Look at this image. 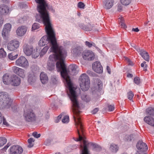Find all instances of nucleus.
<instances>
[{
    "instance_id": "51",
    "label": "nucleus",
    "mask_w": 154,
    "mask_h": 154,
    "mask_svg": "<svg viewBox=\"0 0 154 154\" xmlns=\"http://www.w3.org/2000/svg\"><path fill=\"white\" fill-rule=\"evenodd\" d=\"M39 55H40V53L39 54V52L37 51H36L35 54L34 52L32 54L33 57L35 58H37Z\"/></svg>"
},
{
    "instance_id": "60",
    "label": "nucleus",
    "mask_w": 154,
    "mask_h": 154,
    "mask_svg": "<svg viewBox=\"0 0 154 154\" xmlns=\"http://www.w3.org/2000/svg\"><path fill=\"white\" fill-rule=\"evenodd\" d=\"M146 62L145 61H143V63L141 64V67H143L144 66L145 64L146 63Z\"/></svg>"
},
{
    "instance_id": "27",
    "label": "nucleus",
    "mask_w": 154,
    "mask_h": 154,
    "mask_svg": "<svg viewBox=\"0 0 154 154\" xmlns=\"http://www.w3.org/2000/svg\"><path fill=\"white\" fill-rule=\"evenodd\" d=\"M118 149V148L117 145L113 144H111L109 148L110 151L114 153L116 152Z\"/></svg>"
},
{
    "instance_id": "37",
    "label": "nucleus",
    "mask_w": 154,
    "mask_h": 154,
    "mask_svg": "<svg viewBox=\"0 0 154 154\" xmlns=\"http://www.w3.org/2000/svg\"><path fill=\"white\" fill-rule=\"evenodd\" d=\"M119 19L120 20V24L121 26L122 27L124 28H125L126 27V26L125 24L124 23V18L123 17H121V18H119Z\"/></svg>"
},
{
    "instance_id": "30",
    "label": "nucleus",
    "mask_w": 154,
    "mask_h": 154,
    "mask_svg": "<svg viewBox=\"0 0 154 154\" xmlns=\"http://www.w3.org/2000/svg\"><path fill=\"white\" fill-rule=\"evenodd\" d=\"M49 48V46L48 45H47L43 48L40 53V57H42L46 53Z\"/></svg>"
},
{
    "instance_id": "42",
    "label": "nucleus",
    "mask_w": 154,
    "mask_h": 154,
    "mask_svg": "<svg viewBox=\"0 0 154 154\" xmlns=\"http://www.w3.org/2000/svg\"><path fill=\"white\" fill-rule=\"evenodd\" d=\"M69 121V116H64L62 120V122L63 123H68Z\"/></svg>"
},
{
    "instance_id": "58",
    "label": "nucleus",
    "mask_w": 154,
    "mask_h": 154,
    "mask_svg": "<svg viewBox=\"0 0 154 154\" xmlns=\"http://www.w3.org/2000/svg\"><path fill=\"white\" fill-rule=\"evenodd\" d=\"M106 70L107 71L108 73L110 74L111 73V70L109 67L108 66H106Z\"/></svg>"
},
{
    "instance_id": "52",
    "label": "nucleus",
    "mask_w": 154,
    "mask_h": 154,
    "mask_svg": "<svg viewBox=\"0 0 154 154\" xmlns=\"http://www.w3.org/2000/svg\"><path fill=\"white\" fill-rule=\"evenodd\" d=\"M109 108V109L110 111H112L114 109V105H108V106Z\"/></svg>"
},
{
    "instance_id": "25",
    "label": "nucleus",
    "mask_w": 154,
    "mask_h": 154,
    "mask_svg": "<svg viewBox=\"0 0 154 154\" xmlns=\"http://www.w3.org/2000/svg\"><path fill=\"white\" fill-rule=\"evenodd\" d=\"M49 59L50 60V61H49L47 64V68L50 71H52L54 69L55 65L52 62V61L54 60H59L58 61L60 60L59 59H53L51 60Z\"/></svg>"
},
{
    "instance_id": "4",
    "label": "nucleus",
    "mask_w": 154,
    "mask_h": 154,
    "mask_svg": "<svg viewBox=\"0 0 154 154\" xmlns=\"http://www.w3.org/2000/svg\"><path fill=\"white\" fill-rule=\"evenodd\" d=\"M12 104V101L8 94L5 92L0 93V108L8 109Z\"/></svg>"
},
{
    "instance_id": "6",
    "label": "nucleus",
    "mask_w": 154,
    "mask_h": 154,
    "mask_svg": "<svg viewBox=\"0 0 154 154\" xmlns=\"http://www.w3.org/2000/svg\"><path fill=\"white\" fill-rule=\"evenodd\" d=\"M146 116L143 118L144 121L149 125L154 127V109L149 107L146 109Z\"/></svg>"
},
{
    "instance_id": "53",
    "label": "nucleus",
    "mask_w": 154,
    "mask_h": 154,
    "mask_svg": "<svg viewBox=\"0 0 154 154\" xmlns=\"http://www.w3.org/2000/svg\"><path fill=\"white\" fill-rule=\"evenodd\" d=\"M99 110V109L98 108H95L92 111V114H95Z\"/></svg>"
},
{
    "instance_id": "36",
    "label": "nucleus",
    "mask_w": 154,
    "mask_h": 154,
    "mask_svg": "<svg viewBox=\"0 0 154 154\" xmlns=\"http://www.w3.org/2000/svg\"><path fill=\"white\" fill-rule=\"evenodd\" d=\"M6 56V53L3 48L0 49V58L5 57Z\"/></svg>"
},
{
    "instance_id": "28",
    "label": "nucleus",
    "mask_w": 154,
    "mask_h": 154,
    "mask_svg": "<svg viewBox=\"0 0 154 154\" xmlns=\"http://www.w3.org/2000/svg\"><path fill=\"white\" fill-rule=\"evenodd\" d=\"M3 122V124L6 126H9V124L7 122L3 116H2V114L0 112V124L1 123Z\"/></svg>"
},
{
    "instance_id": "39",
    "label": "nucleus",
    "mask_w": 154,
    "mask_h": 154,
    "mask_svg": "<svg viewBox=\"0 0 154 154\" xmlns=\"http://www.w3.org/2000/svg\"><path fill=\"white\" fill-rule=\"evenodd\" d=\"M134 134H131L129 135H126L125 137L126 140L128 141H130L134 137Z\"/></svg>"
},
{
    "instance_id": "14",
    "label": "nucleus",
    "mask_w": 154,
    "mask_h": 154,
    "mask_svg": "<svg viewBox=\"0 0 154 154\" xmlns=\"http://www.w3.org/2000/svg\"><path fill=\"white\" fill-rule=\"evenodd\" d=\"M11 28V24L9 23L5 24L3 28L2 35L3 38H6L8 36L9 33Z\"/></svg>"
},
{
    "instance_id": "11",
    "label": "nucleus",
    "mask_w": 154,
    "mask_h": 154,
    "mask_svg": "<svg viewBox=\"0 0 154 154\" xmlns=\"http://www.w3.org/2000/svg\"><path fill=\"white\" fill-rule=\"evenodd\" d=\"M19 42L15 40H11L7 44V48L10 51H14L17 49L19 47Z\"/></svg>"
},
{
    "instance_id": "31",
    "label": "nucleus",
    "mask_w": 154,
    "mask_h": 154,
    "mask_svg": "<svg viewBox=\"0 0 154 154\" xmlns=\"http://www.w3.org/2000/svg\"><path fill=\"white\" fill-rule=\"evenodd\" d=\"M81 98L83 100L86 102H88L90 100V98L85 93L82 94Z\"/></svg>"
},
{
    "instance_id": "59",
    "label": "nucleus",
    "mask_w": 154,
    "mask_h": 154,
    "mask_svg": "<svg viewBox=\"0 0 154 154\" xmlns=\"http://www.w3.org/2000/svg\"><path fill=\"white\" fill-rule=\"evenodd\" d=\"M139 31V29H138L137 28H133L132 29V31H134L136 32H138Z\"/></svg>"
},
{
    "instance_id": "55",
    "label": "nucleus",
    "mask_w": 154,
    "mask_h": 154,
    "mask_svg": "<svg viewBox=\"0 0 154 154\" xmlns=\"http://www.w3.org/2000/svg\"><path fill=\"white\" fill-rule=\"evenodd\" d=\"M124 58L125 60H127L129 63V64L132 65V62L129 59H128V57H125Z\"/></svg>"
},
{
    "instance_id": "10",
    "label": "nucleus",
    "mask_w": 154,
    "mask_h": 154,
    "mask_svg": "<svg viewBox=\"0 0 154 154\" xmlns=\"http://www.w3.org/2000/svg\"><path fill=\"white\" fill-rule=\"evenodd\" d=\"M17 66L24 68H27L29 66L28 61L26 58L23 56H21L16 61Z\"/></svg>"
},
{
    "instance_id": "2",
    "label": "nucleus",
    "mask_w": 154,
    "mask_h": 154,
    "mask_svg": "<svg viewBox=\"0 0 154 154\" xmlns=\"http://www.w3.org/2000/svg\"><path fill=\"white\" fill-rule=\"evenodd\" d=\"M66 56L63 60L58 59L60 61L57 62L56 67L57 71L60 72L61 76L65 80L67 83L70 92L69 96L72 102V109L73 114V118L76 126H79V128L82 131V125L80 117L81 111H80L81 109L80 104L78 100L76 92L77 88L73 86L69 75V74L72 75H76L78 73L79 69L77 66L72 64L69 66V71L67 70L64 62Z\"/></svg>"
},
{
    "instance_id": "44",
    "label": "nucleus",
    "mask_w": 154,
    "mask_h": 154,
    "mask_svg": "<svg viewBox=\"0 0 154 154\" xmlns=\"http://www.w3.org/2000/svg\"><path fill=\"white\" fill-rule=\"evenodd\" d=\"M134 82L137 85H139L141 82L140 78L138 77H136L134 78Z\"/></svg>"
},
{
    "instance_id": "20",
    "label": "nucleus",
    "mask_w": 154,
    "mask_h": 154,
    "mask_svg": "<svg viewBox=\"0 0 154 154\" xmlns=\"http://www.w3.org/2000/svg\"><path fill=\"white\" fill-rule=\"evenodd\" d=\"M139 51L140 52V55L144 60L147 62L149 61V56L147 52L143 50L140 49Z\"/></svg>"
},
{
    "instance_id": "15",
    "label": "nucleus",
    "mask_w": 154,
    "mask_h": 154,
    "mask_svg": "<svg viewBox=\"0 0 154 154\" xmlns=\"http://www.w3.org/2000/svg\"><path fill=\"white\" fill-rule=\"evenodd\" d=\"M92 67L93 70L97 73H100L103 71L102 66L100 62H94L92 64Z\"/></svg>"
},
{
    "instance_id": "5",
    "label": "nucleus",
    "mask_w": 154,
    "mask_h": 154,
    "mask_svg": "<svg viewBox=\"0 0 154 154\" xmlns=\"http://www.w3.org/2000/svg\"><path fill=\"white\" fill-rule=\"evenodd\" d=\"M79 82L81 89L84 91H87L90 87L89 78L85 73L82 74L79 78Z\"/></svg>"
},
{
    "instance_id": "40",
    "label": "nucleus",
    "mask_w": 154,
    "mask_h": 154,
    "mask_svg": "<svg viewBox=\"0 0 154 154\" xmlns=\"http://www.w3.org/2000/svg\"><path fill=\"white\" fill-rule=\"evenodd\" d=\"M121 3L124 5H128L131 2V0H120Z\"/></svg>"
},
{
    "instance_id": "47",
    "label": "nucleus",
    "mask_w": 154,
    "mask_h": 154,
    "mask_svg": "<svg viewBox=\"0 0 154 154\" xmlns=\"http://www.w3.org/2000/svg\"><path fill=\"white\" fill-rule=\"evenodd\" d=\"M51 81L54 84H57V79L56 78V77L54 75L52 76L51 77Z\"/></svg>"
},
{
    "instance_id": "29",
    "label": "nucleus",
    "mask_w": 154,
    "mask_h": 154,
    "mask_svg": "<svg viewBox=\"0 0 154 154\" xmlns=\"http://www.w3.org/2000/svg\"><path fill=\"white\" fill-rule=\"evenodd\" d=\"M17 57L18 54H15V53L14 52H12L8 55L9 58L11 60L16 59Z\"/></svg>"
},
{
    "instance_id": "54",
    "label": "nucleus",
    "mask_w": 154,
    "mask_h": 154,
    "mask_svg": "<svg viewBox=\"0 0 154 154\" xmlns=\"http://www.w3.org/2000/svg\"><path fill=\"white\" fill-rule=\"evenodd\" d=\"M4 19L2 17L0 16V28L2 26L3 23Z\"/></svg>"
},
{
    "instance_id": "33",
    "label": "nucleus",
    "mask_w": 154,
    "mask_h": 154,
    "mask_svg": "<svg viewBox=\"0 0 154 154\" xmlns=\"http://www.w3.org/2000/svg\"><path fill=\"white\" fill-rule=\"evenodd\" d=\"M127 95L128 99L133 102L134 101L133 100V98L134 95L133 92L131 91H129Z\"/></svg>"
},
{
    "instance_id": "21",
    "label": "nucleus",
    "mask_w": 154,
    "mask_h": 154,
    "mask_svg": "<svg viewBox=\"0 0 154 154\" xmlns=\"http://www.w3.org/2000/svg\"><path fill=\"white\" fill-rule=\"evenodd\" d=\"M113 0H105L103 3L104 7L106 9L111 8L113 5Z\"/></svg>"
},
{
    "instance_id": "19",
    "label": "nucleus",
    "mask_w": 154,
    "mask_h": 154,
    "mask_svg": "<svg viewBox=\"0 0 154 154\" xmlns=\"http://www.w3.org/2000/svg\"><path fill=\"white\" fill-rule=\"evenodd\" d=\"M9 12V8L7 6L5 5H0V14H7Z\"/></svg>"
},
{
    "instance_id": "45",
    "label": "nucleus",
    "mask_w": 154,
    "mask_h": 154,
    "mask_svg": "<svg viewBox=\"0 0 154 154\" xmlns=\"http://www.w3.org/2000/svg\"><path fill=\"white\" fill-rule=\"evenodd\" d=\"M20 68H19L17 66H14L12 68V70L13 72L17 74L20 70Z\"/></svg>"
},
{
    "instance_id": "43",
    "label": "nucleus",
    "mask_w": 154,
    "mask_h": 154,
    "mask_svg": "<svg viewBox=\"0 0 154 154\" xmlns=\"http://www.w3.org/2000/svg\"><path fill=\"white\" fill-rule=\"evenodd\" d=\"M85 44L89 48L91 47L92 46L96 47V45L95 43H91L87 41H86L85 42Z\"/></svg>"
},
{
    "instance_id": "3",
    "label": "nucleus",
    "mask_w": 154,
    "mask_h": 154,
    "mask_svg": "<svg viewBox=\"0 0 154 154\" xmlns=\"http://www.w3.org/2000/svg\"><path fill=\"white\" fill-rule=\"evenodd\" d=\"M77 129L78 133L79 135L78 141L83 140L84 145V147L83 148V146L82 145H80L81 149V154H89V151L87 148V142L85 140V137L84 135L83 128L82 125V131L79 128V126H76Z\"/></svg>"
},
{
    "instance_id": "34",
    "label": "nucleus",
    "mask_w": 154,
    "mask_h": 154,
    "mask_svg": "<svg viewBox=\"0 0 154 154\" xmlns=\"http://www.w3.org/2000/svg\"><path fill=\"white\" fill-rule=\"evenodd\" d=\"M35 140L32 138H29L28 140V142L29 144L28 146V147L31 148L33 146V144L32 143V142H34Z\"/></svg>"
},
{
    "instance_id": "22",
    "label": "nucleus",
    "mask_w": 154,
    "mask_h": 154,
    "mask_svg": "<svg viewBox=\"0 0 154 154\" xmlns=\"http://www.w3.org/2000/svg\"><path fill=\"white\" fill-rule=\"evenodd\" d=\"M40 79L42 83L45 84L48 82V79L47 75L44 72H42L40 76Z\"/></svg>"
},
{
    "instance_id": "57",
    "label": "nucleus",
    "mask_w": 154,
    "mask_h": 154,
    "mask_svg": "<svg viewBox=\"0 0 154 154\" xmlns=\"http://www.w3.org/2000/svg\"><path fill=\"white\" fill-rule=\"evenodd\" d=\"M11 145V144L8 143L7 144L3 149L4 150L6 149Z\"/></svg>"
},
{
    "instance_id": "7",
    "label": "nucleus",
    "mask_w": 154,
    "mask_h": 154,
    "mask_svg": "<svg viewBox=\"0 0 154 154\" xmlns=\"http://www.w3.org/2000/svg\"><path fill=\"white\" fill-rule=\"evenodd\" d=\"M23 117L25 121L27 122H32L35 121L36 116L33 110L28 109L24 111Z\"/></svg>"
},
{
    "instance_id": "63",
    "label": "nucleus",
    "mask_w": 154,
    "mask_h": 154,
    "mask_svg": "<svg viewBox=\"0 0 154 154\" xmlns=\"http://www.w3.org/2000/svg\"><path fill=\"white\" fill-rule=\"evenodd\" d=\"M51 141H52V140L51 139H48L47 140V144L49 143H50L51 142Z\"/></svg>"
},
{
    "instance_id": "8",
    "label": "nucleus",
    "mask_w": 154,
    "mask_h": 154,
    "mask_svg": "<svg viewBox=\"0 0 154 154\" xmlns=\"http://www.w3.org/2000/svg\"><path fill=\"white\" fill-rule=\"evenodd\" d=\"M102 87L103 84L101 81L98 79H95L92 88L93 93L94 94H97L102 89Z\"/></svg>"
},
{
    "instance_id": "23",
    "label": "nucleus",
    "mask_w": 154,
    "mask_h": 154,
    "mask_svg": "<svg viewBox=\"0 0 154 154\" xmlns=\"http://www.w3.org/2000/svg\"><path fill=\"white\" fill-rule=\"evenodd\" d=\"M36 77L33 72L29 74L28 76V81L30 85L33 84L35 82Z\"/></svg>"
},
{
    "instance_id": "61",
    "label": "nucleus",
    "mask_w": 154,
    "mask_h": 154,
    "mask_svg": "<svg viewBox=\"0 0 154 154\" xmlns=\"http://www.w3.org/2000/svg\"><path fill=\"white\" fill-rule=\"evenodd\" d=\"M127 77L131 78L133 77V75L131 74L128 73L127 74Z\"/></svg>"
},
{
    "instance_id": "48",
    "label": "nucleus",
    "mask_w": 154,
    "mask_h": 154,
    "mask_svg": "<svg viewBox=\"0 0 154 154\" xmlns=\"http://www.w3.org/2000/svg\"><path fill=\"white\" fill-rule=\"evenodd\" d=\"M87 73L90 76H94L96 75V74L95 73L89 70L87 71Z\"/></svg>"
},
{
    "instance_id": "64",
    "label": "nucleus",
    "mask_w": 154,
    "mask_h": 154,
    "mask_svg": "<svg viewBox=\"0 0 154 154\" xmlns=\"http://www.w3.org/2000/svg\"><path fill=\"white\" fill-rule=\"evenodd\" d=\"M62 116V115H60L57 117V119L59 120L61 118Z\"/></svg>"
},
{
    "instance_id": "16",
    "label": "nucleus",
    "mask_w": 154,
    "mask_h": 154,
    "mask_svg": "<svg viewBox=\"0 0 154 154\" xmlns=\"http://www.w3.org/2000/svg\"><path fill=\"white\" fill-rule=\"evenodd\" d=\"M33 47L27 44H25L23 45V51L25 54L27 56L31 55L32 53Z\"/></svg>"
},
{
    "instance_id": "12",
    "label": "nucleus",
    "mask_w": 154,
    "mask_h": 154,
    "mask_svg": "<svg viewBox=\"0 0 154 154\" xmlns=\"http://www.w3.org/2000/svg\"><path fill=\"white\" fill-rule=\"evenodd\" d=\"M82 57L83 58L88 60H92L95 58V55L91 51H85L82 53Z\"/></svg>"
},
{
    "instance_id": "1",
    "label": "nucleus",
    "mask_w": 154,
    "mask_h": 154,
    "mask_svg": "<svg viewBox=\"0 0 154 154\" xmlns=\"http://www.w3.org/2000/svg\"><path fill=\"white\" fill-rule=\"evenodd\" d=\"M37 3L39 4L37 7V10L40 13V18L37 21L39 22L42 21L45 25V31L47 35L43 36L39 40L38 45L43 46L48 42L51 46L50 49V51L54 54L50 55L49 58L53 59H61L63 60L67 56V51L64 48L59 46L57 44L55 36V33L52 27L50 21L49 15L47 11V8L51 9L52 7H48L45 0H35Z\"/></svg>"
},
{
    "instance_id": "56",
    "label": "nucleus",
    "mask_w": 154,
    "mask_h": 154,
    "mask_svg": "<svg viewBox=\"0 0 154 154\" xmlns=\"http://www.w3.org/2000/svg\"><path fill=\"white\" fill-rule=\"evenodd\" d=\"M124 58L125 60H127L129 63V64L132 65V62L129 59H128V57H125Z\"/></svg>"
},
{
    "instance_id": "50",
    "label": "nucleus",
    "mask_w": 154,
    "mask_h": 154,
    "mask_svg": "<svg viewBox=\"0 0 154 154\" xmlns=\"http://www.w3.org/2000/svg\"><path fill=\"white\" fill-rule=\"evenodd\" d=\"M122 5L118 4L117 6V11L119 12H121L122 10Z\"/></svg>"
},
{
    "instance_id": "18",
    "label": "nucleus",
    "mask_w": 154,
    "mask_h": 154,
    "mask_svg": "<svg viewBox=\"0 0 154 154\" xmlns=\"http://www.w3.org/2000/svg\"><path fill=\"white\" fill-rule=\"evenodd\" d=\"M27 30V27L25 26H22L19 27L17 30V34L19 36L23 35Z\"/></svg>"
},
{
    "instance_id": "26",
    "label": "nucleus",
    "mask_w": 154,
    "mask_h": 154,
    "mask_svg": "<svg viewBox=\"0 0 154 154\" xmlns=\"http://www.w3.org/2000/svg\"><path fill=\"white\" fill-rule=\"evenodd\" d=\"M82 51V49L81 48L79 47H77L73 48L72 50V52L73 54H78L79 53H81Z\"/></svg>"
},
{
    "instance_id": "38",
    "label": "nucleus",
    "mask_w": 154,
    "mask_h": 154,
    "mask_svg": "<svg viewBox=\"0 0 154 154\" xmlns=\"http://www.w3.org/2000/svg\"><path fill=\"white\" fill-rule=\"evenodd\" d=\"M89 144H91L93 147V149L94 150H97V149H100V147L96 143H88Z\"/></svg>"
},
{
    "instance_id": "35",
    "label": "nucleus",
    "mask_w": 154,
    "mask_h": 154,
    "mask_svg": "<svg viewBox=\"0 0 154 154\" xmlns=\"http://www.w3.org/2000/svg\"><path fill=\"white\" fill-rule=\"evenodd\" d=\"M7 142L6 138L4 137H0V146H3Z\"/></svg>"
},
{
    "instance_id": "17",
    "label": "nucleus",
    "mask_w": 154,
    "mask_h": 154,
    "mask_svg": "<svg viewBox=\"0 0 154 154\" xmlns=\"http://www.w3.org/2000/svg\"><path fill=\"white\" fill-rule=\"evenodd\" d=\"M11 84L14 86L19 85L21 82V80L20 77L16 75H13L11 77Z\"/></svg>"
},
{
    "instance_id": "49",
    "label": "nucleus",
    "mask_w": 154,
    "mask_h": 154,
    "mask_svg": "<svg viewBox=\"0 0 154 154\" xmlns=\"http://www.w3.org/2000/svg\"><path fill=\"white\" fill-rule=\"evenodd\" d=\"M32 135L36 138H38L40 137L41 135L40 134H38L37 132H34L32 133Z\"/></svg>"
},
{
    "instance_id": "24",
    "label": "nucleus",
    "mask_w": 154,
    "mask_h": 154,
    "mask_svg": "<svg viewBox=\"0 0 154 154\" xmlns=\"http://www.w3.org/2000/svg\"><path fill=\"white\" fill-rule=\"evenodd\" d=\"M3 83L6 85H9L11 83V77L7 74H5L3 77Z\"/></svg>"
},
{
    "instance_id": "46",
    "label": "nucleus",
    "mask_w": 154,
    "mask_h": 154,
    "mask_svg": "<svg viewBox=\"0 0 154 154\" xmlns=\"http://www.w3.org/2000/svg\"><path fill=\"white\" fill-rule=\"evenodd\" d=\"M78 6L80 8L84 9L85 6V5L82 2H79L78 4Z\"/></svg>"
},
{
    "instance_id": "13",
    "label": "nucleus",
    "mask_w": 154,
    "mask_h": 154,
    "mask_svg": "<svg viewBox=\"0 0 154 154\" xmlns=\"http://www.w3.org/2000/svg\"><path fill=\"white\" fill-rule=\"evenodd\" d=\"M23 152V148L18 145H14L12 146L10 150L11 154H21Z\"/></svg>"
},
{
    "instance_id": "32",
    "label": "nucleus",
    "mask_w": 154,
    "mask_h": 154,
    "mask_svg": "<svg viewBox=\"0 0 154 154\" xmlns=\"http://www.w3.org/2000/svg\"><path fill=\"white\" fill-rule=\"evenodd\" d=\"M17 75L23 78L25 76V70L23 69L20 68Z\"/></svg>"
},
{
    "instance_id": "41",
    "label": "nucleus",
    "mask_w": 154,
    "mask_h": 154,
    "mask_svg": "<svg viewBox=\"0 0 154 154\" xmlns=\"http://www.w3.org/2000/svg\"><path fill=\"white\" fill-rule=\"evenodd\" d=\"M40 27L39 24L37 23H34L32 27V30H34L38 29Z\"/></svg>"
},
{
    "instance_id": "62",
    "label": "nucleus",
    "mask_w": 154,
    "mask_h": 154,
    "mask_svg": "<svg viewBox=\"0 0 154 154\" xmlns=\"http://www.w3.org/2000/svg\"><path fill=\"white\" fill-rule=\"evenodd\" d=\"M88 27H90V28L88 30L89 31L91 30L93 28V26H92L90 25H89L88 26Z\"/></svg>"
},
{
    "instance_id": "9",
    "label": "nucleus",
    "mask_w": 154,
    "mask_h": 154,
    "mask_svg": "<svg viewBox=\"0 0 154 154\" xmlns=\"http://www.w3.org/2000/svg\"><path fill=\"white\" fill-rule=\"evenodd\" d=\"M136 146L139 151H137L136 154H146L144 152L148 149L147 145L145 143L142 141H139L137 144Z\"/></svg>"
}]
</instances>
